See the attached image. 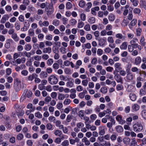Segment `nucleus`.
<instances>
[{
  "instance_id": "obj_1",
  "label": "nucleus",
  "mask_w": 146,
  "mask_h": 146,
  "mask_svg": "<svg viewBox=\"0 0 146 146\" xmlns=\"http://www.w3.org/2000/svg\"><path fill=\"white\" fill-rule=\"evenodd\" d=\"M48 80L50 84L51 85L56 84L58 82L57 78L54 75H51L48 78Z\"/></svg>"
},
{
  "instance_id": "obj_2",
  "label": "nucleus",
  "mask_w": 146,
  "mask_h": 146,
  "mask_svg": "<svg viewBox=\"0 0 146 146\" xmlns=\"http://www.w3.org/2000/svg\"><path fill=\"white\" fill-rule=\"evenodd\" d=\"M133 128L134 131L138 132L143 129V127L141 123H137L133 125Z\"/></svg>"
},
{
  "instance_id": "obj_3",
  "label": "nucleus",
  "mask_w": 146,
  "mask_h": 146,
  "mask_svg": "<svg viewBox=\"0 0 146 146\" xmlns=\"http://www.w3.org/2000/svg\"><path fill=\"white\" fill-rule=\"evenodd\" d=\"M14 88L17 92L19 91L21 88V82L18 79H16L14 82Z\"/></svg>"
},
{
  "instance_id": "obj_4",
  "label": "nucleus",
  "mask_w": 146,
  "mask_h": 146,
  "mask_svg": "<svg viewBox=\"0 0 146 146\" xmlns=\"http://www.w3.org/2000/svg\"><path fill=\"white\" fill-rule=\"evenodd\" d=\"M67 80L68 81V82L66 83V86L69 88L72 87L74 85L73 80L71 78H68Z\"/></svg>"
},
{
  "instance_id": "obj_5",
  "label": "nucleus",
  "mask_w": 146,
  "mask_h": 146,
  "mask_svg": "<svg viewBox=\"0 0 146 146\" xmlns=\"http://www.w3.org/2000/svg\"><path fill=\"white\" fill-rule=\"evenodd\" d=\"M38 24L40 26L42 27L43 26L47 27L49 25V23L47 21H44L43 22L41 21H40L38 22Z\"/></svg>"
},
{
  "instance_id": "obj_6",
  "label": "nucleus",
  "mask_w": 146,
  "mask_h": 146,
  "mask_svg": "<svg viewBox=\"0 0 146 146\" xmlns=\"http://www.w3.org/2000/svg\"><path fill=\"white\" fill-rule=\"evenodd\" d=\"M126 71L127 73V79L129 80H133L134 78L133 75L132 74V73L129 72L127 70Z\"/></svg>"
},
{
  "instance_id": "obj_7",
  "label": "nucleus",
  "mask_w": 146,
  "mask_h": 146,
  "mask_svg": "<svg viewBox=\"0 0 146 146\" xmlns=\"http://www.w3.org/2000/svg\"><path fill=\"white\" fill-rule=\"evenodd\" d=\"M42 52L44 54H50L52 50L51 47H48L46 48H44L42 50Z\"/></svg>"
},
{
  "instance_id": "obj_8",
  "label": "nucleus",
  "mask_w": 146,
  "mask_h": 146,
  "mask_svg": "<svg viewBox=\"0 0 146 146\" xmlns=\"http://www.w3.org/2000/svg\"><path fill=\"white\" fill-rule=\"evenodd\" d=\"M116 119L120 124H122L125 123V121L122 119V117L120 115H118L116 117Z\"/></svg>"
},
{
  "instance_id": "obj_9",
  "label": "nucleus",
  "mask_w": 146,
  "mask_h": 146,
  "mask_svg": "<svg viewBox=\"0 0 146 146\" xmlns=\"http://www.w3.org/2000/svg\"><path fill=\"white\" fill-rule=\"evenodd\" d=\"M9 18V16L7 14L5 15L2 17L1 20L0 22L1 23H5L6 21Z\"/></svg>"
},
{
  "instance_id": "obj_10",
  "label": "nucleus",
  "mask_w": 146,
  "mask_h": 146,
  "mask_svg": "<svg viewBox=\"0 0 146 146\" xmlns=\"http://www.w3.org/2000/svg\"><path fill=\"white\" fill-rule=\"evenodd\" d=\"M115 37L116 38L122 40H124L126 38L125 36L123 35L121 33L117 34L115 35Z\"/></svg>"
},
{
  "instance_id": "obj_11",
  "label": "nucleus",
  "mask_w": 146,
  "mask_h": 146,
  "mask_svg": "<svg viewBox=\"0 0 146 146\" xmlns=\"http://www.w3.org/2000/svg\"><path fill=\"white\" fill-rule=\"evenodd\" d=\"M99 44L102 46H104L106 44V40L104 38H101L98 40Z\"/></svg>"
},
{
  "instance_id": "obj_12",
  "label": "nucleus",
  "mask_w": 146,
  "mask_h": 146,
  "mask_svg": "<svg viewBox=\"0 0 146 146\" xmlns=\"http://www.w3.org/2000/svg\"><path fill=\"white\" fill-rule=\"evenodd\" d=\"M131 141L130 139L128 137H125L123 139V143L125 145H129Z\"/></svg>"
},
{
  "instance_id": "obj_13",
  "label": "nucleus",
  "mask_w": 146,
  "mask_h": 146,
  "mask_svg": "<svg viewBox=\"0 0 146 146\" xmlns=\"http://www.w3.org/2000/svg\"><path fill=\"white\" fill-rule=\"evenodd\" d=\"M141 60V58L140 57H137L135 59L134 63L136 65H138L140 63Z\"/></svg>"
},
{
  "instance_id": "obj_14",
  "label": "nucleus",
  "mask_w": 146,
  "mask_h": 146,
  "mask_svg": "<svg viewBox=\"0 0 146 146\" xmlns=\"http://www.w3.org/2000/svg\"><path fill=\"white\" fill-rule=\"evenodd\" d=\"M115 129L116 131L119 133H120L123 131V128L120 125L117 126L115 127Z\"/></svg>"
},
{
  "instance_id": "obj_15",
  "label": "nucleus",
  "mask_w": 146,
  "mask_h": 146,
  "mask_svg": "<svg viewBox=\"0 0 146 146\" xmlns=\"http://www.w3.org/2000/svg\"><path fill=\"white\" fill-rule=\"evenodd\" d=\"M127 42H123L120 46V48L121 49L123 50H125L127 48Z\"/></svg>"
},
{
  "instance_id": "obj_16",
  "label": "nucleus",
  "mask_w": 146,
  "mask_h": 146,
  "mask_svg": "<svg viewBox=\"0 0 146 146\" xmlns=\"http://www.w3.org/2000/svg\"><path fill=\"white\" fill-rule=\"evenodd\" d=\"M82 141L85 143V145H86L88 146L90 144V141L88 140L87 138L86 137L83 138L82 139Z\"/></svg>"
},
{
  "instance_id": "obj_17",
  "label": "nucleus",
  "mask_w": 146,
  "mask_h": 146,
  "mask_svg": "<svg viewBox=\"0 0 146 146\" xmlns=\"http://www.w3.org/2000/svg\"><path fill=\"white\" fill-rule=\"evenodd\" d=\"M60 23L59 21L57 19H54L52 22V24L56 27L59 26L60 25Z\"/></svg>"
},
{
  "instance_id": "obj_18",
  "label": "nucleus",
  "mask_w": 146,
  "mask_h": 146,
  "mask_svg": "<svg viewBox=\"0 0 146 146\" xmlns=\"http://www.w3.org/2000/svg\"><path fill=\"white\" fill-rule=\"evenodd\" d=\"M12 38L16 42L18 41L19 40V38L16 33H14L12 35Z\"/></svg>"
},
{
  "instance_id": "obj_19",
  "label": "nucleus",
  "mask_w": 146,
  "mask_h": 146,
  "mask_svg": "<svg viewBox=\"0 0 146 146\" xmlns=\"http://www.w3.org/2000/svg\"><path fill=\"white\" fill-rule=\"evenodd\" d=\"M62 132L61 131L59 130H57L55 131L54 132V134L56 136L61 137H62L61 135L62 134Z\"/></svg>"
},
{
  "instance_id": "obj_20",
  "label": "nucleus",
  "mask_w": 146,
  "mask_h": 146,
  "mask_svg": "<svg viewBox=\"0 0 146 146\" xmlns=\"http://www.w3.org/2000/svg\"><path fill=\"white\" fill-rule=\"evenodd\" d=\"M79 139L77 138L75 139H69V142L70 144L71 145H74L76 142H78Z\"/></svg>"
},
{
  "instance_id": "obj_21",
  "label": "nucleus",
  "mask_w": 146,
  "mask_h": 146,
  "mask_svg": "<svg viewBox=\"0 0 146 146\" xmlns=\"http://www.w3.org/2000/svg\"><path fill=\"white\" fill-rule=\"evenodd\" d=\"M64 138V137L63 135H62V137L60 138L57 137L56 138L55 141L54 142L56 143H59L61 142V139H63Z\"/></svg>"
},
{
  "instance_id": "obj_22",
  "label": "nucleus",
  "mask_w": 146,
  "mask_h": 146,
  "mask_svg": "<svg viewBox=\"0 0 146 146\" xmlns=\"http://www.w3.org/2000/svg\"><path fill=\"white\" fill-rule=\"evenodd\" d=\"M69 22L71 25L74 26L77 23V21L75 19L72 18L70 20Z\"/></svg>"
},
{
  "instance_id": "obj_23",
  "label": "nucleus",
  "mask_w": 146,
  "mask_h": 146,
  "mask_svg": "<svg viewBox=\"0 0 146 146\" xmlns=\"http://www.w3.org/2000/svg\"><path fill=\"white\" fill-rule=\"evenodd\" d=\"M129 97L131 100L133 101H135L136 99V96L135 94L133 93H131L129 94Z\"/></svg>"
},
{
  "instance_id": "obj_24",
  "label": "nucleus",
  "mask_w": 146,
  "mask_h": 146,
  "mask_svg": "<svg viewBox=\"0 0 146 146\" xmlns=\"http://www.w3.org/2000/svg\"><path fill=\"white\" fill-rule=\"evenodd\" d=\"M115 15L112 14H110L108 16V19L110 21H113L115 19Z\"/></svg>"
},
{
  "instance_id": "obj_25",
  "label": "nucleus",
  "mask_w": 146,
  "mask_h": 146,
  "mask_svg": "<svg viewBox=\"0 0 146 146\" xmlns=\"http://www.w3.org/2000/svg\"><path fill=\"white\" fill-rule=\"evenodd\" d=\"M139 106L137 104L133 105L132 106V109L135 111L138 110L139 108Z\"/></svg>"
},
{
  "instance_id": "obj_26",
  "label": "nucleus",
  "mask_w": 146,
  "mask_h": 146,
  "mask_svg": "<svg viewBox=\"0 0 146 146\" xmlns=\"http://www.w3.org/2000/svg\"><path fill=\"white\" fill-rule=\"evenodd\" d=\"M48 74L47 73L44 71H42L41 72L40 76L41 78H46L47 77Z\"/></svg>"
},
{
  "instance_id": "obj_27",
  "label": "nucleus",
  "mask_w": 146,
  "mask_h": 146,
  "mask_svg": "<svg viewBox=\"0 0 146 146\" xmlns=\"http://www.w3.org/2000/svg\"><path fill=\"white\" fill-rule=\"evenodd\" d=\"M88 21L90 23L92 24L95 22L96 19L95 17H91L88 19Z\"/></svg>"
},
{
  "instance_id": "obj_28",
  "label": "nucleus",
  "mask_w": 146,
  "mask_h": 146,
  "mask_svg": "<svg viewBox=\"0 0 146 146\" xmlns=\"http://www.w3.org/2000/svg\"><path fill=\"white\" fill-rule=\"evenodd\" d=\"M84 23L81 21H79L77 27L79 28H82L84 25Z\"/></svg>"
},
{
  "instance_id": "obj_29",
  "label": "nucleus",
  "mask_w": 146,
  "mask_h": 146,
  "mask_svg": "<svg viewBox=\"0 0 146 146\" xmlns=\"http://www.w3.org/2000/svg\"><path fill=\"white\" fill-rule=\"evenodd\" d=\"M54 11V9L52 7H50L49 9L47 11V14L48 15H51Z\"/></svg>"
},
{
  "instance_id": "obj_30",
  "label": "nucleus",
  "mask_w": 146,
  "mask_h": 146,
  "mask_svg": "<svg viewBox=\"0 0 146 146\" xmlns=\"http://www.w3.org/2000/svg\"><path fill=\"white\" fill-rule=\"evenodd\" d=\"M101 128V129L100 130V131L99 132V135H103L105 133V131L104 127H100Z\"/></svg>"
},
{
  "instance_id": "obj_31",
  "label": "nucleus",
  "mask_w": 146,
  "mask_h": 146,
  "mask_svg": "<svg viewBox=\"0 0 146 146\" xmlns=\"http://www.w3.org/2000/svg\"><path fill=\"white\" fill-rule=\"evenodd\" d=\"M85 5V2L83 0H81L80 1L79 3V5L81 7L83 8L84 7Z\"/></svg>"
},
{
  "instance_id": "obj_32",
  "label": "nucleus",
  "mask_w": 146,
  "mask_h": 146,
  "mask_svg": "<svg viewBox=\"0 0 146 146\" xmlns=\"http://www.w3.org/2000/svg\"><path fill=\"white\" fill-rule=\"evenodd\" d=\"M65 98V95L63 94H60L58 95V98L59 100H63Z\"/></svg>"
},
{
  "instance_id": "obj_33",
  "label": "nucleus",
  "mask_w": 146,
  "mask_h": 146,
  "mask_svg": "<svg viewBox=\"0 0 146 146\" xmlns=\"http://www.w3.org/2000/svg\"><path fill=\"white\" fill-rule=\"evenodd\" d=\"M101 92L103 94H106L107 92V89L105 87H102L100 89V90Z\"/></svg>"
},
{
  "instance_id": "obj_34",
  "label": "nucleus",
  "mask_w": 146,
  "mask_h": 146,
  "mask_svg": "<svg viewBox=\"0 0 146 146\" xmlns=\"http://www.w3.org/2000/svg\"><path fill=\"white\" fill-rule=\"evenodd\" d=\"M62 146H68L69 145V141L67 140H64L62 143Z\"/></svg>"
},
{
  "instance_id": "obj_35",
  "label": "nucleus",
  "mask_w": 146,
  "mask_h": 146,
  "mask_svg": "<svg viewBox=\"0 0 146 146\" xmlns=\"http://www.w3.org/2000/svg\"><path fill=\"white\" fill-rule=\"evenodd\" d=\"M32 46L30 44H26L25 46V49L27 51L30 50Z\"/></svg>"
},
{
  "instance_id": "obj_36",
  "label": "nucleus",
  "mask_w": 146,
  "mask_h": 146,
  "mask_svg": "<svg viewBox=\"0 0 146 146\" xmlns=\"http://www.w3.org/2000/svg\"><path fill=\"white\" fill-rule=\"evenodd\" d=\"M145 41V38L143 36H142L141 37V39L140 40V42L141 45L142 46H144L145 45V42H144Z\"/></svg>"
},
{
  "instance_id": "obj_37",
  "label": "nucleus",
  "mask_w": 146,
  "mask_h": 146,
  "mask_svg": "<svg viewBox=\"0 0 146 146\" xmlns=\"http://www.w3.org/2000/svg\"><path fill=\"white\" fill-rule=\"evenodd\" d=\"M121 64L119 63H116L115 64V67L117 69H118L119 70H120L122 69V68L121 67Z\"/></svg>"
},
{
  "instance_id": "obj_38",
  "label": "nucleus",
  "mask_w": 146,
  "mask_h": 146,
  "mask_svg": "<svg viewBox=\"0 0 146 146\" xmlns=\"http://www.w3.org/2000/svg\"><path fill=\"white\" fill-rule=\"evenodd\" d=\"M54 61L52 59H49L47 60L46 63L48 65L51 66L53 63Z\"/></svg>"
},
{
  "instance_id": "obj_39",
  "label": "nucleus",
  "mask_w": 146,
  "mask_h": 146,
  "mask_svg": "<svg viewBox=\"0 0 146 146\" xmlns=\"http://www.w3.org/2000/svg\"><path fill=\"white\" fill-rule=\"evenodd\" d=\"M130 43L131 44V45L134 46V47H138V44L136 43L135 41L133 39L130 41Z\"/></svg>"
},
{
  "instance_id": "obj_40",
  "label": "nucleus",
  "mask_w": 146,
  "mask_h": 146,
  "mask_svg": "<svg viewBox=\"0 0 146 146\" xmlns=\"http://www.w3.org/2000/svg\"><path fill=\"white\" fill-rule=\"evenodd\" d=\"M146 94V90L144 89H141L140 91V95L143 96L145 95Z\"/></svg>"
},
{
  "instance_id": "obj_41",
  "label": "nucleus",
  "mask_w": 146,
  "mask_h": 146,
  "mask_svg": "<svg viewBox=\"0 0 146 146\" xmlns=\"http://www.w3.org/2000/svg\"><path fill=\"white\" fill-rule=\"evenodd\" d=\"M141 114L144 119L146 120V110H143L141 111Z\"/></svg>"
},
{
  "instance_id": "obj_42",
  "label": "nucleus",
  "mask_w": 146,
  "mask_h": 146,
  "mask_svg": "<svg viewBox=\"0 0 146 146\" xmlns=\"http://www.w3.org/2000/svg\"><path fill=\"white\" fill-rule=\"evenodd\" d=\"M48 119L50 122H53L55 123L56 121V118L55 117L53 116H50L49 117Z\"/></svg>"
},
{
  "instance_id": "obj_43",
  "label": "nucleus",
  "mask_w": 146,
  "mask_h": 146,
  "mask_svg": "<svg viewBox=\"0 0 146 146\" xmlns=\"http://www.w3.org/2000/svg\"><path fill=\"white\" fill-rule=\"evenodd\" d=\"M135 47H134V46L131 45H129L128 46L129 51L130 52H132L134 48Z\"/></svg>"
},
{
  "instance_id": "obj_44",
  "label": "nucleus",
  "mask_w": 146,
  "mask_h": 146,
  "mask_svg": "<svg viewBox=\"0 0 146 146\" xmlns=\"http://www.w3.org/2000/svg\"><path fill=\"white\" fill-rule=\"evenodd\" d=\"M29 35L31 36H34L35 35L34 31L32 29H30L29 30Z\"/></svg>"
},
{
  "instance_id": "obj_45",
  "label": "nucleus",
  "mask_w": 146,
  "mask_h": 146,
  "mask_svg": "<svg viewBox=\"0 0 146 146\" xmlns=\"http://www.w3.org/2000/svg\"><path fill=\"white\" fill-rule=\"evenodd\" d=\"M72 7V5L70 2H68L66 4V7L67 9H70Z\"/></svg>"
},
{
  "instance_id": "obj_46",
  "label": "nucleus",
  "mask_w": 146,
  "mask_h": 146,
  "mask_svg": "<svg viewBox=\"0 0 146 146\" xmlns=\"http://www.w3.org/2000/svg\"><path fill=\"white\" fill-rule=\"evenodd\" d=\"M71 100L70 99H66L63 102V104L65 105H67L70 104Z\"/></svg>"
},
{
  "instance_id": "obj_47",
  "label": "nucleus",
  "mask_w": 146,
  "mask_h": 146,
  "mask_svg": "<svg viewBox=\"0 0 146 146\" xmlns=\"http://www.w3.org/2000/svg\"><path fill=\"white\" fill-rule=\"evenodd\" d=\"M134 89V86L131 85H129L127 88V90L128 92L132 91Z\"/></svg>"
},
{
  "instance_id": "obj_48",
  "label": "nucleus",
  "mask_w": 146,
  "mask_h": 146,
  "mask_svg": "<svg viewBox=\"0 0 146 146\" xmlns=\"http://www.w3.org/2000/svg\"><path fill=\"white\" fill-rule=\"evenodd\" d=\"M141 7L143 8L146 9V2L142 1L141 2Z\"/></svg>"
},
{
  "instance_id": "obj_49",
  "label": "nucleus",
  "mask_w": 146,
  "mask_h": 146,
  "mask_svg": "<svg viewBox=\"0 0 146 146\" xmlns=\"http://www.w3.org/2000/svg\"><path fill=\"white\" fill-rule=\"evenodd\" d=\"M72 119V115H68L66 119V121L68 122H69Z\"/></svg>"
},
{
  "instance_id": "obj_50",
  "label": "nucleus",
  "mask_w": 146,
  "mask_h": 146,
  "mask_svg": "<svg viewBox=\"0 0 146 146\" xmlns=\"http://www.w3.org/2000/svg\"><path fill=\"white\" fill-rule=\"evenodd\" d=\"M108 41V42L111 43H113L114 42V40L112 36H109L107 39Z\"/></svg>"
},
{
  "instance_id": "obj_51",
  "label": "nucleus",
  "mask_w": 146,
  "mask_h": 146,
  "mask_svg": "<svg viewBox=\"0 0 146 146\" xmlns=\"http://www.w3.org/2000/svg\"><path fill=\"white\" fill-rule=\"evenodd\" d=\"M133 5L135 6H137L138 4V1L137 0H130Z\"/></svg>"
},
{
  "instance_id": "obj_52",
  "label": "nucleus",
  "mask_w": 146,
  "mask_h": 146,
  "mask_svg": "<svg viewBox=\"0 0 146 146\" xmlns=\"http://www.w3.org/2000/svg\"><path fill=\"white\" fill-rule=\"evenodd\" d=\"M23 135L22 134L19 133L17 135V138L19 140H21L23 139Z\"/></svg>"
},
{
  "instance_id": "obj_53",
  "label": "nucleus",
  "mask_w": 146,
  "mask_h": 146,
  "mask_svg": "<svg viewBox=\"0 0 146 146\" xmlns=\"http://www.w3.org/2000/svg\"><path fill=\"white\" fill-rule=\"evenodd\" d=\"M45 89L48 92H51L52 90V88L50 85H48L45 88Z\"/></svg>"
},
{
  "instance_id": "obj_54",
  "label": "nucleus",
  "mask_w": 146,
  "mask_h": 146,
  "mask_svg": "<svg viewBox=\"0 0 146 146\" xmlns=\"http://www.w3.org/2000/svg\"><path fill=\"white\" fill-rule=\"evenodd\" d=\"M141 11V10L138 8H135L133 10L134 13L136 14H139L140 13Z\"/></svg>"
},
{
  "instance_id": "obj_55",
  "label": "nucleus",
  "mask_w": 146,
  "mask_h": 146,
  "mask_svg": "<svg viewBox=\"0 0 146 146\" xmlns=\"http://www.w3.org/2000/svg\"><path fill=\"white\" fill-rule=\"evenodd\" d=\"M38 88L40 90H42L45 89V86L42 84H40L38 86Z\"/></svg>"
},
{
  "instance_id": "obj_56",
  "label": "nucleus",
  "mask_w": 146,
  "mask_h": 146,
  "mask_svg": "<svg viewBox=\"0 0 146 146\" xmlns=\"http://www.w3.org/2000/svg\"><path fill=\"white\" fill-rule=\"evenodd\" d=\"M84 29L87 31H89L90 30V25L89 24L86 25L84 27Z\"/></svg>"
},
{
  "instance_id": "obj_57",
  "label": "nucleus",
  "mask_w": 146,
  "mask_h": 146,
  "mask_svg": "<svg viewBox=\"0 0 146 146\" xmlns=\"http://www.w3.org/2000/svg\"><path fill=\"white\" fill-rule=\"evenodd\" d=\"M35 117L39 118H41L42 116V115L39 112H37L35 113Z\"/></svg>"
},
{
  "instance_id": "obj_58",
  "label": "nucleus",
  "mask_w": 146,
  "mask_h": 146,
  "mask_svg": "<svg viewBox=\"0 0 146 146\" xmlns=\"http://www.w3.org/2000/svg\"><path fill=\"white\" fill-rule=\"evenodd\" d=\"M80 18L82 21H85L86 19V15L84 13L81 14L80 15Z\"/></svg>"
},
{
  "instance_id": "obj_59",
  "label": "nucleus",
  "mask_w": 146,
  "mask_h": 146,
  "mask_svg": "<svg viewBox=\"0 0 146 146\" xmlns=\"http://www.w3.org/2000/svg\"><path fill=\"white\" fill-rule=\"evenodd\" d=\"M52 66L54 69L56 70L59 68V65L58 64L55 63L53 64Z\"/></svg>"
},
{
  "instance_id": "obj_60",
  "label": "nucleus",
  "mask_w": 146,
  "mask_h": 146,
  "mask_svg": "<svg viewBox=\"0 0 146 146\" xmlns=\"http://www.w3.org/2000/svg\"><path fill=\"white\" fill-rule=\"evenodd\" d=\"M50 96L52 98H55L57 96V93L56 92H52L51 93Z\"/></svg>"
},
{
  "instance_id": "obj_61",
  "label": "nucleus",
  "mask_w": 146,
  "mask_h": 146,
  "mask_svg": "<svg viewBox=\"0 0 146 146\" xmlns=\"http://www.w3.org/2000/svg\"><path fill=\"white\" fill-rule=\"evenodd\" d=\"M98 16L99 17L103 18L104 17L103 12L99 11L98 12Z\"/></svg>"
},
{
  "instance_id": "obj_62",
  "label": "nucleus",
  "mask_w": 146,
  "mask_h": 146,
  "mask_svg": "<svg viewBox=\"0 0 146 146\" xmlns=\"http://www.w3.org/2000/svg\"><path fill=\"white\" fill-rule=\"evenodd\" d=\"M5 10L8 12H11L12 9V7L10 5H7L5 8Z\"/></svg>"
},
{
  "instance_id": "obj_63",
  "label": "nucleus",
  "mask_w": 146,
  "mask_h": 146,
  "mask_svg": "<svg viewBox=\"0 0 146 146\" xmlns=\"http://www.w3.org/2000/svg\"><path fill=\"white\" fill-rule=\"evenodd\" d=\"M39 46L40 48V49L44 48L45 46L44 43L43 42H40L39 43Z\"/></svg>"
},
{
  "instance_id": "obj_64",
  "label": "nucleus",
  "mask_w": 146,
  "mask_h": 146,
  "mask_svg": "<svg viewBox=\"0 0 146 146\" xmlns=\"http://www.w3.org/2000/svg\"><path fill=\"white\" fill-rule=\"evenodd\" d=\"M51 98L49 96H46L45 99V101L46 102L48 103L51 100Z\"/></svg>"
}]
</instances>
